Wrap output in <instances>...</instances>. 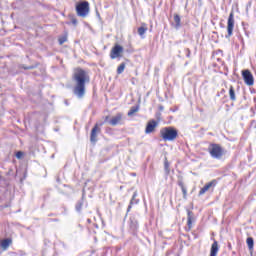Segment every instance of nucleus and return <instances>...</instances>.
<instances>
[{"label":"nucleus","instance_id":"f257e3e1","mask_svg":"<svg viewBox=\"0 0 256 256\" xmlns=\"http://www.w3.org/2000/svg\"><path fill=\"white\" fill-rule=\"evenodd\" d=\"M72 81L74 83V95H76L78 99H82V97H85V84L89 83L90 81V77L87 71L81 68H75L72 75Z\"/></svg>","mask_w":256,"mask_h":256},{"label":"nucleus","instance_id":"f03ea898","mask_svg":"<svg viewBox=\"0 0 256 256\" xmlns=\"http://www.w3.org/2000/svg\"><path fill=\"white\" fill-rule=\"evenodd\" d=\"M179 135V132L177 129L169 126L164 127L160 130V137L163 139V141H175Z\"/></svg>","mask_w":256,"mask_h":256},{"label":"nucleus","instance_id":"7ed1b4c3","mask_svg":"<svg viewBox=\"0 0 256 256\" xmlns=\"http://www.w3.org/2000/svg\"><path fill=\"white\" fill-rule=\"evenodd\" d=\"M76 13L78 17H87L89 15V2L83 0L76 5Z\"/></svg>","mask_w":256,"mask_h":256},{"label":"nucleus","instance_id":"20e7f679","mask_svg":"<svg viewBox=\"0 0 256 256\" xmlns=\"http://www.w3.org/2000/svg\"><path fill=\"white\" fill-rule=\"evenodd\" d=\"M208 151L213 159H221L223 157V148L219 144H210Z\"/></svg>","mask_w":256,"mask_h":256},{"label":"nucleus","instance_id":"39448f33","mask_svg":"<svg viewBox=\"0 0 256 256\" xmlns=\"http://www.w3.org/2000/svg\"><path fill=\"white\" fill-rule=\"evenodd\" d=\"M233 29H235V17L233 12L230 13L227 21V35L226 39H229L233 35Z\"/></svg>","mask_w":256,"mask_h":256},{"label":"nucleus","instance_id":"423d86ee","mask_svg":"<svg viewBox=\"0 0 256 256\" xmlns=\"http://www.w3.org/2000/svg\"><path fill=\"white\" fill-rule=\"evenodd\" d=\"M242 77L244 79V82L251 87L255 83V79L253 78V74H251V71L249 70H243L242 71Z\"/></svg>","mask_w":256,"mask_h":256},{"label":"nucleus","instance_id":"0eeeda50","mask_svg":"<svg viewBox=\"0 0 256 256\" xmlns=\"http://www.w3.org/2000/svg\"><path fill=\"white\" fill-rule=\"evenodd\" d=\"M217 186V180H212L204 185L202 189H200L198 195L201 197V195H205L207 191H210V189H215Z\"/></svg>","mask_w":256,"mask_h":256},{"label":"nucleus","instance_id":"6e6552de","mask_svg":"<svg viewBox=\"0 0 256 256\" xmlns=\"http://www.w3.org/2000/svg\"><path fill=\"white\" fill-rule=\"evenodd\" d=\"M101 133V128L99 127V124H95V126L91 130L90 134V142L95 145L97 143V136Z\"/></svg>","mask_w":256,"mask_h":256},{"label":"nucleus","instance_id":"1a4fd4ad","mask_svg":"<svg viewBox=\"0 0 256 256\" xmlns=\"http://www.w3.org/2000/svg\"><path fill=\"white\" fill-rule=\"evenodd\" d=\"M121 53H123V48L121 45L116 44L111 52H110V58L111 59H117V57H121Z\"/></svg>","mask_w":256,"mask_h":256},{"label":"nucleus","instance_id":"9d476101","mask_svg":"<svg viewBox=\"0 0 256 256\" xmlns=\"http://www.w3.org/2000/svg\"><path fill=\"white\" fill-rule=\"evenodd\" d=\"M123 120V114L122 113H118L115 116H113L109 121V125H112V127H115L116 125H119V123H121V121Z\"/></svg>","mask_w":256,"mask_h":256},{"label":"nucleus","instance_id":"9b49d317","mask_svg":"<svg viewBox=\"0 0 256 256\" xmlns=\"http://www.w3.org/2000/svg\"><path fill=\"white\" fill-rule=\"evenodd\" d=\"M157 125H159V122H157L155 120H150L147 123L146 129H145V133H147V134L153 133V131H155V128L157 127Z\"/></svg>","mask_w":256,"mask_h":256},{"label":"nucleus","instance_id":"f8f14e48","mask_svg":"<svg viewBox=\"0 0 256 256\" xmlns=\"http://www.w3.org/2000/svg\"><path fill=\"white\" fill-rule=\"evenodd\" d=\"M217 253H219V243L217 240H214L210 249V256H217Z\"/></svg>","mask_w":256,"mask_h":256},{"label":"nucleus","instance_id":"ddd939ff","mask_svg":"<svg viewBox=\"0 0 256 256\" xmlns=\"http://www.w3.org/2000/svg\"><path fill=\"white\" fill-rule=\"evenodd\" d=\"M193 219H194L193 212L188 210L187 211V225H188L189 230H191L193 227Z\"/></svg>","mask_w":256,"mask_h":256},{"label":"nucleus","instance_id":"4468645a","mask_svg":"<svg viewBox=\"0 0 256 256\" xmlns=\"http://www.w3.org/2000/svg\"><path fill=\"white\" fill-rule=\"evenodd\" d=\"M11 243H13V241L9 238H6L1 241L0 247H1V249H3V251H7V249H9V246L11 245Z\"/></svg>","mask_w":256,"mask_h":256},{"label":"nucleus","instance_id":"2eb2a0df","mask_svg":"<svg viewBox=\"0 0 256 256\" xmlns=\"http://www.w3.org/2000/svg\"><path fill=\"white\" fill-rule=\"evenodd\" d=\"M145 33H147V25L142 24V26L138 28V34L142 39H145Z\"/></svg>","mask_w":256,"mask_h":256},{"label":"nucleus","instance_id":"dca6fc26","mask_svg":"<svg viewBox=\"0 0 256 256\" xmlns=\"http://www.w3.org/2000/svg\"><path fill=\"white\" fill-rule=\"evenodd\" d=\"M229 97L230 101H237V96L235 95V88L233 86H230L229 88Z\"/></svg>","mask_w":256,"mask_h":256},{"label":"nucleus","instance_id":"f3484780","mask_svg":"<svg viewBox=\"0 0 256 256\" xmlns=\"http://www.w3.org/2000/svg\"><path fill=\"white\" fill-rule=\"evenodd\" d=\"M246 243L248 245L249 251H253V247L255 246V241L253 240V237H248Z\"/></svg>","mask_w":256,"mask_h":256},{"label":"nucleus","instance_id":"a211bd4d","mask_svg":"<svg viewBox=\"0 0 256 256\" xmlns=\"http://www.w3.org/2000/svg\"><path fill=\"white\" fill-rule=\"evenodd\" d=\"M136 198H137V192H134L132 199L130 201V205L128 206V211L131 209L132 205H137V203H139V200H137Z\"/></svg>","mask_w":256,"mask_h":256},{"label":"nucleus","instance_id":"6ab92c4d","mask_svg":"<svg viewBox=\"0 0 256 256\" xmlns=\"http://www.w3.org/2000/svg\"><path fill=\"white\" fill-rule=\"evenodd\" d=\"M174 22L176 29H179V27H181V16L174 14Z\"/></svg>","mask_w":256,"mask_h":256},{"label":"nucleus","instance_id":"aec40b11","mask_svg":"<svg viewBox=\"0 0 256 256\" xmlns=\"http://www.w3.org/2000/svg\"><path fill=\"white\" fill-rule=\"evenodd\" d=\"M138 111H139V106L131 107L128 112V117H133V115H135V113H137Z\"/></svg>","mask_w":256,"mask_h":256},{"label":"nucleus","instance_id":"412c9836","mask_svg":"<svg viewBox=\"0 0 256 256\" xmlns=\"http://www.w3.org/2000/svg\"><path fill=\"white\" fill-rule=\"evenodd\" d=\"M123 71H125V63H121L118 68H117V73L118 75H121V73H123Z\"/></svg>","mask_w":256,"mask_h":256},{"label":"nucleus","instance_id":"4be33fe9","mask_svg":"<svg viewBox=\"0 0 256 256\" xmlns=\"http://www.w3.org/2000/svg\"><path fill=\"white\" fill-rule=\"evenodd\" d=\"M83 209V201H80L76 204V211L80 212Z\"/></svg>","mask_w":256,"mask_h":256},{"label":"nucleus","instance_id":"5701e85b","mask_svg":"<svg viewBox=\"0 0 256 256\" xmlns=\"http://www.w3.org/2000/svg\"><path fill=\"white\" fill-rule=\"evenodd\" d=\"M164 169L167 175H169V162L167 160L164 162Z\"/></svg>","mask_w":256,"mask_h":256},{"label":"nucleus","instance_id":"b1692460","mask_svg":"<svg viewBox=\"0 0 256 256\" xmlns=\"http://www.w3.org/2000/svg\"><path fill=\"white\" fill-rule=\"evenodd\" d=\"M182 193H183V198L187 199V188H185V186H182Z\"/></svg>","mask_w":256,"mask_h":256},{"label":"nucleus","instance_id":"393cba45","mask_svg":"<svg viewBox=\"0 0 256 256\" xmlns=\"http://www.w3.org/2000/svg\"><path fill=\"white\" fill-rule=\"evenodd\" d=\"M67 41V37H62V38H59V44L60 45H63V43H65Z\"/></svg>","mask_w":256,"mask_h":256},{"label":"nucleus","instance_id":"a878e982","mask_svg":"<svg viewBox=\"0 0 256 256\" xmlns=\"http://www.w3.org/2000/svg\"><path fill=\"white\" fill-rule=\"evenodd\" d=\"M16 157H17V159H21V158L23 157V152L18 151V152L16 153Z\"/></svg>","mask_w":256,"mask_h":256},{"label":"nucleus","instance_id":"bb28decb","mask_svg":"<svg viewBox=\"0 0 256 256\" xmlns=\"http://www.w3.org/2000/svg\"><path fill=\"white\" fill-rule=\"evenodd\" d=\"M186 53H187V57H191V50H189V48L186 49Z\"/></svg>","mask_w":256,"mask_h":256},{"label":"nucleus","instance_id":"cd10ccee","mask_svg":"<svg viewBox=\"0 0 256 256\" xmlns=\"http://www.w3.org/2000/svg\"><path fill=\"white\" fill-rule=\"evenodd\" d=\"M23 69L29 70V69H34V67L33 66H28V67L23 66Z\"/></svg>","mask_w":256,"mask_h":256},{"label":"nucleus","instance_id":"c85d7f7f","mask_svg":"<svg viewBox=\"0 0 256 256\" xmlns=\"http://www.w3.org/2000/svg\"><path fill=\"white\" fill-rule=\"evenodd\" d=\"M72 23H73L74 25H77V19L73 18V19H72Z\"/></svg>","mask_w":256,"mask_h":256},{"label":"nucleus","instance_id":"c756f323","mask_svg":"<svg viewBox=\"0 0 256 256\" xmlns=\"http://www.w3.org/2000/svg\"><path fill=\"white\" fill-rule=\"evenodd\" d=\"M179 186L181 187V189H183V187H185V185L183 184V182H179Z\"/></svg>","mask_w":256,"mask_h":256},{"label":"nucleus","instance_id":"7c9ffc66","mask_svg":"<svg viewBox=\"0 0 256 256\" xmlns=\"http://www.w3.org/2000/svg\"><path fill=\"white\" fill-rule=\"evenodd\" d=\"M105 121H109V116H106Z\"/></svg>","mask_w":256,"mask_h":256}]
</instances>
